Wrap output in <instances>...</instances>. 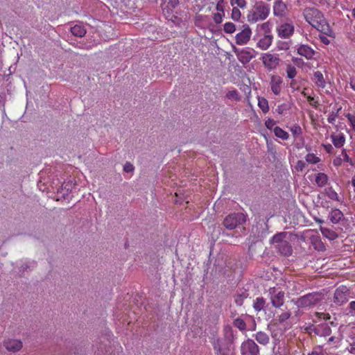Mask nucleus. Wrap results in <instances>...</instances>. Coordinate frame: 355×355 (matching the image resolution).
I'll list each match as a JSON object with an SVG mask.
<instances>
[{
	"instance_id": "obj_32",
	"label": "nucleus",
	"mask_w": 355,
	"mask_h": 355,
	"mask_svg": "<svg viewBox=\"0 0 355 355\" xmlns=\"http://www.w3.org/2000/svg\"><path fill=\"white\" fill-rule=\"evenodd\" d=\"M36 266H37V261H28V262H26V263H23L19 267V270L20 272H24L26 270H27L28 269H31V268H35Z\"/></svg>"
},
{
	"instance_id": "obj_9",
	"label": "nucleus",
	"mask_w": 355,
	"mask_h": 355,
	"mask_svg": "<svg viewBox=\"0 0 355 355\" xmlns=\"http://www.w3.org/2000/svg\"><path fill=\"white\" fill-rule=\"evenodd\" d=\"M242 355H259V348L252 339L248 338L241 346Z\"/></svg>"
},
{
	"instance_id": "obj_55",
	"label": "nucleus",
	"mask_w": 355,
	"mask_h": 355,
	"mask_svg": "<svg viewBox=\"0 0 355 355\" xmlns=\"http://www.w3.org/2000/svg\"><path fill=\"white\" fill-rule=\"evenodd\" d=\"M179 4V0H169L168 6L172 8H175Z\"/></svg>"
},
{
	"instance_id": "obj_61",
	"label": "nucleus",
	"mask_w": 355,
	"mask_h": 355,
	"mask_svg": "<svg viewBox=\"0 0 355 355\" xmlns=\"http://www.w3.org/2000/svg\"><path fill=\"white\" fill-rule=\"evenodd\" d=\"M6 103V97L4 94H0V107L4 106Z\"/></svg>"
},
{
	"instance_id": "obj_62",
	"label": "nucleus",
	"mask_w": 355,
	"mask_h": 355,
	"mask_svg": "<svg viewBox=\"0 0 355 355\" xmlns=\"http://www.w3.org/2000/svg\"><path fill=\"white\" fill-rule=\"evenodd\" d=\"M279 48L280 49H284V50H286V49H288V48H289V44H288V43H287V42H283V43H282L281 44H279Z\"/></svg>"
},
{
	"instance_id": "obj_27",
	"label": "nucleus",
	"mask_w": 355,
	"mask_h": 355,
	"mask_svg": "<svg viewBox=\"0 0 355 355\" xmlns=\"http://www.w3.org/2000/svg\"><path fill=\"white\" fill-rule=\"evenodd\" d=\"M291 315V313L290 311H284L281 314L278 315L275 319V321L276 322V323L285 324L286 321L290 318Z\"/></svg>"
},
{
	"instance_id": "obj_54",
	"label": "nucleus",
	"mask_w": 355,
	"mask_h": 355,
	"mask_svg": "<svg viewBox=\"0 0 355 355\" xmlns=\"http://www.w3.org/2000/svg\"><path fill=\"white\" fill-rule=\"evenodd\" d=\"M291 131L294 135H299L301 133V128L300 126H293Z\"/></svg>"
},
{
	"instance_id": "obj_29",
	"label": "nucleus",
	"mask_w": 355,
	"mask_h": 355,
	"mask_svg": "<svg viewBox=\"0 0 355 355\" xmlns=\"http://www.w3.org/2000/svg\"><path fill=\"white\" fill-rule=\"evenodd\" d=\"M297 53L308 60L311 59V48L308 45H301L297 49Z\"/></svg>"
},
{
	"instance_id": "obj_17",
	"label": "nucleus",
	"mask_w": 355,
	"mask_h": 355,
	"mask_svg": "<svg viewBox=\"0 0 355 355\" xmlns=\"http://www.w3.org/2000/svg\"><path fill=\"white\" fill-rule=\"evenodd\" d=\"M312 331H313L315 334L320 336H329L331 332L330 327L326 322L318 324L317 327H314V328L312 329Z\"/></svg>"
},
{
	"instance_id": "obj_6",
	"label": "nucleus",
	"mask_w": 355,
	"mask_h": 355,
	"mask_svg": "<svg viewBox=\"0 0 355 355\" xmlns=\"http://www.w3.org/2000/svg\"><path fill=\"white\" fill-rule=\"evenodd\" d=\"M213 347L217 355H231L234 349L233 345L221 338L214 340Z\"/></svg>"
},
{
	"instance_id": "obj_47",
	"label": "nucleus",
	"mask_w": 355,
	"mask_h": 355,
	"mask_svg": "<svg viewBox=\"0 0 355 355\" xmlns=\"http://www.w3.org/2000/svg\"><path fill=\"white\" fill-rule=\"evenodd\" d=\"M348 314L355 316V301H352L348 304Z\"/></svg>"
},
{
	"instance_id": "obj_19",
	"label": "nucleus",
	"mask_w": 355,
	"mask_h": 355,
	"mask_svg": "<svg viewBox=\"0 0 355 355\" xmlns=\"http://www.w3.org/2000/svg\"><path fill=\"white\" fill-rule=\"evenodd\" d=\"M253 337L254 339L262 345H267L270 342V337L269 336L263 331H258L255 334L253 335Z\"/></svg>"
},
{
	"instance_id": "obj_42",
	"label": "nucleus",
	"mask_w": 355,
	"mask_h": 355,
	"mask_svg": "<svg viewBox=\"0 0 355 355\" xmlns=\"http://www.w3.org/2000/svg\"><path fill=\"white\" fill-rule=\"evenodd\" d=\"M259 106L263 112H266L269 110L268 101L265 98L259 99Z\"/></svg>"
},
{
	"instance_id": "obj_44",
	"label": "nucleus",
	"mask_w": 355,
	"mask_h": 355,
	"mask_svg": "<svg viewBox=\"0 0 355 355\" xmlns=\"http://www.w3.org/2000/svg\"><path fill=\"white\" fill-rule=\"evenodd\" d=\"M230 3L232 6L236 4L238 7H239L241 8H243L246 6V1L245 0H230Z\"/></svg>"
},
{
	"instance_id": "obj_33",
	"label": "nucleus",
	"mask_w": 355,
	"mask_h": 355,
	"mask_svg": "<svg viewBox=\"0 0 355 355\" xmlns=\"http://www.w3.org/2000/svg\"><path fill=\"white\" fill-rule=\"evenodd\" d=\"M274 132L276 137L281 138L284 140H286L288 138V132H286L279 127H275L274 129Z\"/></svg>"
},
{
	"instance_id": "obj_51",
	"label": "nucleus",
	"mask_w": 355,
	"mask_h": 355,
	"mask_svg": "<svg viewBox=\"0 0 355 355\" xmlns=\"http://www.w3.org/2000/svg\"><path fill=\"white\" fill-rule=\"evenodd\" d=\"M223 15L220 12L215 13L213 17L214 21L216 24H220L223 21Z\"/></svg>"
},
{
	"instance_id": "obj_43",
	"label": "nucleus",
	"mask_w": 355,
	"mask_h": 355,
	"mask_svg": "<svg viewBox=\"0 0 355 355\" xmlns=\"http://www.w3.org/2000/svg\"><path fill=\"white\" fill-rule=\"evenodd\" d=\"M327 196L331 200H336V201H339V196H338V193L334 190H333L332 189H329L327 191Z\"/></svg>"
},
{
	"instance_id": "obj_26",
	"label": "nucleus",
	"mask_w": 355,
	"mask_h": 355,
	"mask_svg": "<svg viewBox=\"0 0 355 355\" xmlns=\"http://www.w3.org/2000/svg\"><path fill=\"white\" fill-rule=\"evenodd\" d=\"M296 304L299 307H307L311 305V294L305 295L297 300Z\"/></svg>"
},
{
	"instance_id": "obj_48",
	"label": "nucleus",
	"mask_w": 355,
	"mask_h": 355,
	"mask_svg": "<svg viewBox=\"0 0 355 355\" xmlns=\"http://www.w3.org/2000/svg\"><path fill=\"white\" fill-rule=\"evenodd\" d=\"M134 170L135 167L130 162H127L123 166V171L126 173L133 172Z\"/></svg>"
},
{
	"instance_id": "obj_37",
	"label": "nucleus",
	"mask_w": 355,
	"mask_h": 355,
	"mask_svg": "<svg viewBox=\"0 0 355 355\" xmlns=\"http://www.w3.org/2000/svg\"><path fill=\"white\" fill-rule=\"evenodd\" d=\"M341 157L344 162L348 163L349 165L353 166V160L348 155L347 153V150L345 148H343L341 150Z\"/></svg>"
},
{
	"instance_id": "obj_7",
	"label": "nucleus",
	"mask_w": 355,
	"mask_h": 355,
	"mask_svg": "<svg viewBox=\"0 0 355 355\" xmlns=\"http://www.w3.org/2000/svg\"><path fill=\"white\" fill-rule=\"evenodd\" d=\"M268 295L272 305L275 308H279L284 304L285 293L275 287L268 290Z\"/></svg>"
},
{
	"instance_id": "obj_12",
	"label": "nucleus",
	"mask_w": 355,
	"mask_h": 355,
	"mask_svg": "<svg viewBox=\"0 0 355 355\" xmlns=\"http://www.w3.org/2000/svg\"><path fill=\"white\" fill-rule=\"evenodd\" d=\"M252 35L251 29L248 25H246L245 28L236 35V43L239 45L246 44L250 39Z\"/></svg>"
},
{
	"instance_id": "obj_24",
	"label": "nucleus",
	"mask_w": 355,
	"mask_h": 355,
	"mask_svg": "<svg viewBox=\"0 0 355 355\" xmlns=\"http://www.w3.org/2000/svg\"><path fill=\"white\" fill-rule=\"evenodd\" d=\"M281 79L279 77L273 76L271 80V89L275 94H279L281 91Z\"/></svg>"
},
{
	"instance_id": "obj_5",
	"label": "nucleus",
	"mask_w": 355,
	"mask_h": 355,
	"mask_svg": "<svg viewBox=\"0 0 355 355\" xmlns=\"http://www.w3.org/2000/svg\"><path fill=\"white\" fill-rule=\"evenodd\" d=\"M327 71L325 67H321L320 70L313 72L312 82L318 91H323L329 83Z\"/></svg>"
},
{
	"instance_id": "obj_39",
	"label": "nucleus",
	"mask_w": 355,
	"mask_h": 355,
	"mask_svg": "<svg viewBox=\"0 0 355 355\" xmlns=\"http://www.w3.org/2000/svg\"><path fill=\"white\" fill-rule=\"evenodd\" d=\"M241 16L240 10L237 7H234L232 10L231 18L236 21H238Z\"/></svg>"
},
{
	"instance_id": "obj_15",
	"label": "nucleus",
	"mask_w": 355,
	"mask_h": 355,
	"mask_svg": "<svg viewBox=\"0 0 355 355\" xmlns=\"http://www.w3.org/2000/svg\"><path fill=\"white\" fill-rule=\"evenodd\" d=\"M278 35L283 38H289L294 33V26L291 23H284L277 28Z\"/></svg>"
},
{
	"instance_id": "obj_16",
	"label": "nucleus",
	"mask_w": 355,
	"mask_h": 355,
	"mask_svg": "<svg viewBox=\"0 0 355 355\" xmlns=\"http://www.w3.org/2000/svg\"><path fill=\"white\" fill-rule=\"evenodd\" d=\"M315 182L319 187H325L329 182V176L325 172L314 173Z\"/></svg>"
},
{
	"instance_id": "obj_59",
	"label": "nucleus",
	"mask_w": 355,
	"mask_h": 355,
	"mask_svg": "<svg viewBox=\"0 0 355 355\" xmlns=\"http://www.w3.org/2000/svg\"><path fill=\"white\" fill-rule=\"evenodd\" d=\"M347 349L351 354H355V341L349 344Z\"/></svg>"
},
{
	"instance_id": "obj_40",
	"label": "nucleus",
	"mask_w": 355,
	"mask_h": 355,
	"mask_svg": "<svg viewBox=\"0 0 355 355\" xmlns=\"http://www.w3.org/2000/svg\"><path fill=\"white\" fill-rule=\"evenodd\" d=\"M223 30L226 33H233L236 31V27L233 23L227 22L224 24Z\"/></svg>"
},
{
	"instance_id": "obj_49",
	"label": "nucleus",
	"mask_w": 355,
	"mask_h": 355,
	"mask_svg": "<svg viewBox=\"0 0 355 355\" xmlns=\"http://www.w3.org/2000/svg\"><path fill=\"white\" fill-rule=\"evenodd\" d=\"M322 146H323V148H324V150H326V152L329 154H333L334 153V148L333 147V146L330 144H322Z\"/></svg>"
},
{
	"instance_id": "obj_1",
	"label": "nucleus",
	"mask_w": 355,
	"mask_h": 355,
	"mask_svg": "<svg viewBox=\"0 0 355 355\" xmlns=\"http://www.w3.org/2000/svg\"><path fill=\"white\" fill-rule=\"evenodd\" d=\"M312 27L325 35H320L321 42L324 44L330 43L328 36H331L333 31L324 19L322 13L317 9L312 8Z\"/></svg>"
},
{
	"instance_id": "obj_41",
	"label": "nucleus",
	"mask_w": 355,
	"mask_h": 355,
	"mask_svg": "<svg viewBox=\"0 0 355 355\" xmlns=\"http://www.w3.org/2000/svg\"><path fill=\"white\" fill-rule=\"evenodd\" d=\"M287 76L289 78H293L296 75V69L295 67L288 64L286 67Z\"/></svg>"
},
{
	"instance_id": "obj_36",
	"label": "nucleus",
	"mask_w": 355,
	"mask_h": 355,
	"mask_svg": "<svg viewBox=\"0 0 355 355\" xmlns=\"http://www.w3.org/2000/svg\"><path fill=\"white\" fill-rule=\"evenodd\" d=\"M234 325L241 331L246 329V324L245 321L241 318H236L234 321Z\"/></svg>"
},
{
	"instance_id": "obj_22",
	"label": "nucleus",
	"mask_w": 355,
	"mask_h": 355,
	"mask_svg": "<svg viewBox=\"0 0 355 355\" xmlns=\"http://www.w3.org/2000/svg\"><path fill=\"white\" fill-rule=\"evenodd\" d=\"M268 306L266 300L262 297H257L253 302V308L257 312L265 311L266 307Z\"/></svg>"
},
{
	"instance_id": "obj_45",
	"label": "nucleus",
	"mask_w": 355,
	"mask_h": 355,
	"mask_svg": "<svg viewBox=\"0 0 355 355\" xmlns=\"http://www.w3.org/2000/svg\"><path fill=\"white\" fill-rule=\"evenodd\" d=\"M332 163L335 167H340L343 165L344 162L341 157V155H338L334 158Z\"/></svg>"
},
{
	"instance_id": "obj_3",
	"label": "nucleus",
	"mask_w": 355,
	"mask_h": 355,
	"mask_svg": "<svg viewBox=\"0 0 355 355\" xmlns=\"http://www.w3.org/2000/svg\"><path fill=\"white\" fill-rule=\"evenodd\" d=\"M269 13V6L263 2H259L256 3L254 7L249 10L247 15L248 21L250 23L263 21L268 17Z\"/></svg>"
},
{
	"instance_id": "obj_58",
	"label": "nucleus",
	"mask_w": 355,
	"mask_h": 355,
	"mask_svg": "<svg viewBox=\"0 0 355 355\" xmlns=\"http://www.w3.org/2000/svg\"><path fill=\"white\" fill-rule=\"evenodd\" d=\"M315 318H317L318 319L319 318H321L322 316V318L324 320H327L328 319H329V317L327 316V314L324 313H315Z\"/></svg>"
},
{
	"instance_id": "obj_46",
	"label": "nucleus",
	"mask_w": 355,
	"mask_h": 355,
	"mask_svg": "<svg viewBox=\"0 0 355 355\" xmlns=\"http://www.w3.org/2000/svg\"><path fill=\"white\" fill-rule=\"evenodd\" d=\"M226 96L230 99H234L236 101L239 100V94L236 90L229 91Z\"/></svg>"
},
{
	"instance_id": "obj_18",
	"label": "nucleus",
	"mask_w": 355,
	"mask_h": 355,
	"mask_svg": "<svg viewBox=\"0 0 355 355\" xmlns=\"http://www.w3.org/2000/svg\"><path fill=\"white\" fill-rule=\"evenodd\" d=\"M286 5L281 0L275 1L273 6V12L275 16L282 17L286 14Z\"/></svg>"
},
{
	"instance_id": "obj_64",
	"label": "nucleus",
	"mask_w": 355,
	"mask_h": 355,
	"mask_svg": "<svg viewBox=\"0 0 355 355\" xmlns=\"http://www.w3.org/2000/svg\"><path fill=\"white\" fill-rule=\"evenodd\" d=\"M309 232V230H306L303 232V234L301 236V239L302 240H304L305 241L306 238H307L308 236H306V234H308Z\"/></svg>"
},
{
	"instance_id": "obj_4",
	"label": "nucleus",
	"mask_w": 355,
	"mask_h": 355,
	"mask_svg": "<svg viewBox=\"0 0 355 355\" xmlns=\"http://www.w3.org/2000/svg\"><path fill=\"white\" fill-rule=\"evenodd\" d=\"M246 221V216L243 213H233L227 216L223 222L224 227L229 230H232L237 227L239 225H243Z\"/></svg>"
},
{
	"instance_id": "obj_52",
	"label": "nucleus",
	"mask_w": 355,
	"mask_h": 355,
	"mask_svg": "<svg viewBox=\"0 0 355 355\" xmlns=\"http://www.w3.org/2000/svg\"><path fill=\"white\" fill-rule=\"evenodd\" d=\"M270 23L268 21V22H266V23H263L262 25H261V29L265 32L266 35H268L267 33H270Z\"/></svg>"
},
{
	"instance_id": "obj_56",
	"label": "nucleus",
	"mask_w": 355,
	"mask_h": 355,
	"mask_svg": "<svg viewBox=\"0 0 355 355\" xmlns=\"http://www.w3.org/2000/svg\"><path fill=\"white\" fill-rule=\"evenodd\" d=\"M105 346L102 343H100L99 344V347H97V351H95V355H101L102 354H103V348H104Z\"/></svg>"
},
{
	"instance_id": "obj_63",
	"label": "nucleus",
	"mask_w": 355,
	"mask_h": 355,
	"mask_svg": "<svg viewBox=\"0 0 355 355\" xmlns=\"http://www.w3.org/2000/svg\"><path fill=\"white\" fill-rule=\"evenodd\" d=\"M294 62L297 65H300V64H304V62L302 60L301 58H295V60H294Z\"/></svg>"
},
{
	"instance_id": "obj_8",
	"label": "nucleus",
	"mask_w": 355,
	"mask_h": 355,
	"mask_svg": "<svg viewBox=\"0 0 355 355\" xmlns=\"http://www.w3.org/2000/svg\"><path fill=\"white\" fill-rule=\"evenodd\" d=\"M232 50L238 60L243 64L250 62V61L254 58L253 53L254 51L253 49L250 50L247 48L239 49L233 45Z\"/></svg>"
},
{
	"instance_id": "obj_21",
	"label": "nucleus",
	"mask_w": 355,
	"mask_h": 355,
	"mask_svg": "<svg viewBox=\"0 0 355 355\" xmlns=\"http://www.w3.org/2000/svg\"><path fill=\"white\" fill-rule=\"evenodd\" d=\"M272 38L271 35H265L263 37L259 40L257 46L262 50H266L271 45Z\"/></svg>"
},
{
	"instance_id": "obj_35",
	"label": "nucleus",
	"mask_w": 355,
	"mask_h": 355,
	"mask_svg": "<svg viewBox=\"0 0 355 355\" xmlns=\"http://www.w3.org/2000/svg\"><path fill=\"white\" fill-rule=\"evenodd\" d=\"M342 107H339L336 111H332L328 116L327 121L329 123L334 124L338 117V113Z\"/></svg>"
},
{
	"instance_id": "obj_57",
	"label": "nucleus",
	"mask_w": 355,
	"mask_h": 355,
	"mask_svg": "<svg viewBox=\"0 0 355 355\" xmlns=\"http://www.w3.org/2000/svg\"><path fill=\"white\" fill-rule=\"evenodd\" d=\"M320 162H322L321 159L312 153V165H315Z\"/></svg>"
},
{
	"instance_id": "obj_60",
	"label": "nucleus",
	"mask_w": 355,
	"mask_h": 355,
	"mask_svg": "<svg viewBox=\"0 0 355 355\" xmlns=\"http://www.w3.org/2000/svg\"><path fill=\"white\" fill-rule=\"evenodd\" d=\"M309 10H310L309 9H305V10H304V17H305V19H306V21H307L309 24H311V20H310L311 17H309V15H310V13H309Z\"/></svg>"
},
{
	"instance_id": "obj_20",
	"label": "nucleus",
	"mask_w": 355,
	"mask_h": 355,
	"mask_svg": "<svg viewBox=\"0 0 355 355\" xmlns=\"http://www.w3.org/2000/svg\"><path fill=\"white\" fill-rule=\"evenodd\" d=\"M223 340L227 341V343L234 345L235 336L234 334V331L230 326H226L223 330V337L222 338Z\"/></svg>"
},
{
	"instance_id": "obj_11",
	"label": "nucleus",
	"mask_w": 355,
	"mask_h": 355,
	"mask_svg": "<svg viewBox=\"0 0 355 355\" xmlns=\"http://www.w3.org/2000/svg\"><path fill=\"white\" fill-rule=\"evenodd\" d=\"M279 60L277 56L270 53H266L262 56L263 64L269 69H275L279 65Z\"/></svg>"
},
{
	"instance_id": "obj_23",
	"label": "nucleus",
	"mask_w": 355,
	"mask_h": 355,
	"mask_svg": "<svg viewBox=\"0 0 355 355\" xmlns=\"http://www.w3.org/2000/svg\"><path fill=\"white\" fill-rule=\"evenodd\" d=\"M329 217L333 223L336 224L343 218L344 215L340 210L334 209L331 210Z\"/></svg>"
},
{
	"instance_id": "obj_50",
	"label": "nucleus",
	"mask_w": 355,
	"mask_h": 355,
	"mask_svg": "<svg viewBox=\"0 0 355 355\" xmlns=\"http://www.w3.org/2000/svg\"><path fill=\"white\" fill-rule=\"evenodd\" d=\"M224 3H225L224 0H219V1H218L217 3H216V10L218 12H223V15H224Z\"/></svg>"
},
{
	"instance_id": "obj_25",
	"label": "nucleus",
	"mask_w": 355,
	"mask_h": 355,
	"mask_svg": "<svg viewBox=\"0 0 355 355\" xmlns=\"http://www.w3.org/2000/svg\"><path fill=\"white\" fill-rule=\"evenodd\" d=\"M320 230L322 235L329 240H335L338 236V234L331 229L325 228L320 226Z\"/></svg>"
},
{
	"instance_id": "obj_10",
	"label": "nucleus",
	"mask_w": 355,
	"mask_h": 355,
	"mask_svg": "<svg viewBox=\"0 0 355 355\" xmlns=\"http://www.w3.org/2000/svg\"><path fill=\"white\" fill-rule=\"evenodd\" d=\"M348 295V288L346 286L342 285L336 289L334 296V302L338 305H341L347 301Z\"/></svg>"
},
{
	"instance_id": "obj_13",
	"label": "nucleus",
	"mask_w": 355,
	"mask_h": 355,
	"mask_svg": "<svg viewBox=\"0 0 355 355\" xmlns=\"http://www.w3.org/2000/svg\"><path fill=\"white\" fill-rule=\"evenodd\" d=\"M3 346L8 352L16 353L21 349L23 343L18 339H8L3 342Z\"/></svg>"
},
{
	"instance_id": "obj_2",
	"label": "nucleus",
	"mask_w": 355,
	"mask_h": 355,
	"mask_svg": "<svg viewBox=\"0 0 355 355\" xmlns=\"http://www.w3.org/2000/svg\"><path fill=\"white\" fill-rule=\"evenodd\" d=\"M292 234L288 232L276 234L271 239V243L275 245L277 251L284 256H289L292 253V246L289 243Z\"/></svg>"
},
{
	"instance_id": "obj_34",
	"label": "nucleus",
	"mask_w": 355,
	"mask_h": 355,
	"mask_svg": "<svg viewBox=\"0 0 355 355\" xmlns=\"http://www.w3.org/2000/svg\"><path fill=\"white\" fill-rule=\"evenodd\" d=\"M327 171V167L324 162L318 163L315 165H312V171L315 173L325 172Z\"/></svg>"
},
{
	"instance_id": "obj_53",
	"label": "nucleus",
	"mask_w": 355,
	"mask_h": 355,
	"mask_svg": "<svg viewBox=\"0 0 355 355\" xmlns=\"http://www.w3.org/2000/svg\"><path fill=\"white\" fill-rule=\"evenodd\" d=\"M265 125L268 129H271L275 125V121L272 119H268Z\"/></svg>"
},
{
	"instance_id": "obj_30",
	"label": "nucleus",
	"mask_w": 355,
	"mask_h": 355,
	"mask_svg": "<svg viewBox=\"0 0 355 355\" xmlns=\"http://www.w3.org/2000/svg\"><path fill=\"white\" fill-rule=\"evenodd\" d=\"M248 294L245 292H242L241 293H237L234 296V302L238 306H242L243 304V301L245 298H247Z\"/></svg>"
},
{
	"instance_id": "obj_14",
	"label": "nucleus",
	"mask_w": 355,
	"mask_h": 355,
	"mask_svg": "<svg viewBox=\"0 0 355 355\" xmlns=\"http://www.w3.org/2000/svg\"><path fill=\"white\" fill-rule=\"evenodd\" d=\"M334 146L336 148H340L344 146L346 141L345 135L339 131L332 132L330 136Z\"/></svg>"
},
{
	"instance_id": "obj_28",
	"label": "nucleus",
	"mask_w": 355,
	"mask_h": 355,
	"mask_svg": "<svg viewBox=\"0 0 355 355\" xmlns=\"http://www.w3.org/2000/svg\"><path fill=\"white\" fill-rule=\"evenodd\" d=\"M71 33L76 37H82L85 35L86 30L81 25H75L71 28Z\"/></svg>"
},
{
	"instance_id": "obj_38",
	"label": "nucleus",
	"mask_w": 355,
	"mask_h": 355,
	"mask_svg": "<svg viewBox=\"0 0 355 355\" xmlns=\"http://www.w3.org/2000/svg\"><path fill=\"white\" fill-rule=\"evenodd\" d=\"M345 117L347 119L349 125L352 128V130H355V115L349 112L345 114Z\"/></svg>"
},
{
	"instance_id": "obj_31",
	"label": "nucleus",
	"mask_w": 355,
	"mask_h": 355,
	"mask_svg": "<svg viewBox=\"0 0 355 355\" xmlns=\"http://www.w3.org/2000/svg\"><path fill=\"white\" fill-rule=\"evenodd\" d=\"M312 245L313 248L318 251H324L325 250L324 245L321 242L320 240L315 238L312 235Z\"/></svg>"
}]
</instances>
